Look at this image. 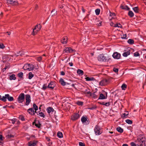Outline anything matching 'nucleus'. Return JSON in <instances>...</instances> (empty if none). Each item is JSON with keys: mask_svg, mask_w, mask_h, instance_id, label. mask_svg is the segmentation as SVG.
<instances>
[{"mask_svg": "<svg viewBox=\"0 0 146 146\" xmlns=\"http://www.w3.org/2000/svg\"><path fill=\"white\" fill-rule=\"evenodd\" d=\"M137 145L139 146H146V142L145 139L141 136H139L136 141Z\"/></svg>", "mask_w": 146, "mask_h": 146, "instance_id": "nucleus-1", "label": "nucleus"}, {"mask_svg": "<svg viewBox=\"0 0 146 146\" xmlns=\"http://www.w3.org/2000/svg\"><path fill=\"white\" fill-rule=\"evenodd\" d=\"M94 131L96 135H100L102 133V130L101 129L98 125H96L95 126L94 129Z\"/></svg>", "mask_w": 146, "mask_h": 146, "instance_id": "nucleus-2", "label": "nucleus"}, {"mask_svg": "<svg viewBox=\"0 0 146 146\" xmlns=\"http://www.w3.org/2000/svg\"><path fill=\"white\" fill-rule=\"evenodd\" d=\"M23 68L25 70H28L29 71H31L33 70L34 67L32 64H27L24 65Z\"/></svg>", "mask_w": 146, "mask_h": 146, "instance_id": "nucleus-3", "label": "nucleus"}, {"mask_svg": "<svg viewBox=\"0 0 146 146\" xmlns=\"http://www.w3.org/2000/svg\"><path fill=\"white\" fill-rule=\"evenodd\" d=\"M108 57L105 56L103 54L99 55L98 57V60L100 61L106 62L108 60Z\"/></svg>", "mask_w": 146, "mask_h": 146, "instance_id": "nucleus-4", "label": "nucleus"}, {"mask_svg": "<svg viewBox=\"0 0 146 146\" xmlns=\"http://www.w3.org/2000/svg\"><path fill=\"white\" fill-rule=\"evenodd\" d=\"M7 99L9 101H12L14 100L13 97L10 96L9 94H6L4 96L2 97V100L5 102L7 101Z\"/></svg>", "mask_w": 146, "mask_h": 146, "instance_id": "nucleus-5", "label": "nucleus"}, {"mask_svg": "<svg viewBox=\"0 0 146 146\" xmlns=\"http://www.w3.org/2000/svg\"><path fill=\"white\" fill-rule=\"evenodd\" d=\"M25 94L23 93H21L19 96L18 98L17 101L19 103H21L25 100Z\"/></svg>", "mask_w": 146, "mask_h": 146, "instance_id": "nucleus-6", "label": "nucleus"}, {"mask_svg": "<svg viewBox=\"0 0 146 146\" xmlns=\"http://www.w3.org/2000/svg\"><path fill=\"white\" fill-rule=\"evenodd\" d=\"M41 27L40 24L36 25L35 26V28L33 29L32 34L33 35H36L37 32L40 30Z\"/></svg>", "mask_w": 146, "mask_h": 146, "instance_id": "nucleus-7", "label": "nucleus"}, {"mask_svg": "<svg viewBox=\"0 0 146 146\" xmlns=\"http://www.w3.org/2000/svg\"><path fill=\"white\" fill-rule=\"evenodd\" d=\"M109 83V80L108 79H104L100 81L99 85L101 86H105L107 85Z\"/></svg>", "mask_w": 146, "mask_h": 146, "instance_id": "nucleus-8", "label": "nucleus"}, {"mask_svg": "<svg viewBox=\"0 0 146 146\" xmlns=\"http://www.w3.org/2000/svg\"><path fill=\"white\" fill-rule=\"evenodd\" d=\"M81 121L84 124L87 125L89 124V121L88 120V118L85 116H83L81 119Z\"/></svg>", "mask_w": 146, "mask_h": 146, "instance_id": "nucleus-9", "label": "nucleus"}, {"mask_svg": "<svg viewBox=\"0 0 146 146\" xmlns=\"http://www.w3.org/2000/svg\"><path fill=\"white\" fill-rule=\"evenodd\" d=\"M26 104L27 106H28L31 102V97L29 95L27 94L26 95L25 97Z\"/></svg>", "mask_w": 146, "mask_h": 146, "instance_id": "nucleus-10", "label": "nucleus"}, {"mask_svg": "<svg viewBox=\"0 0 146 146\" xmlns=\"http://www.w3.org/2000/svg\"><path fill=\"white\" fill-rule=\"evenodd\" d=\"M80 115L78 113L74 114L72 116L71 119L73 121H75L80 118Z\"/></svg>", "mask_w": 146, "mask_h": 146, "instance_id": "nucleus-11", "label": "nucleus"}, {"mask_svg": "<svg viewBox=\"0 0 146 146\" xmlns=\"http://www.w3.org/2000/svg\"><path fill=\"white\" fill-rule=\"evenodd\" d=\"M112 56L114 58L118 59L120 58L121 54L118 52H115L113 53L112 55Z\"/></svg>", "mask_w": 146, "mask_h": 146, "instance_id": "nucleus-12", "label": "nucleus"}, {"mask_svg": "<svg viewBox=\"0 0 146 146\" xmlns=\"http://www.w3.org/2000/svg\"><path fill=\"white\" fill-rule=\"evenodd\" d=\"M74 50L70 47H65L64 49L63 52L64 53H67L72 52Z\"/></svg>", "mask_w": 146, "mask_h": 146, "instance_id": "nucleus-13", "label": "nucleus"}, {"mask_svg": "<svg viewBox=\"0 0 146 146\" xmlns=\"http://www.w3.org/2000/svg\"><path fill=\"white\" fill-rule=\"evenodd\" d=\"M7 2L13 5H16L18 4V2L16 0H8Z\"/></svg>", "mask_w": 146, "mask_h": 146, "instance_id": "nucleus-14", "label": "nucleus"}, {"mask_svg": "<svg viewBox=\"0 0 146 146\" xmlns=\"http://www.w3.org/2000/svg\"><path fill=\"white\" fill-rule=\"evenodd\" d=\"M27 112L31 115H34L35 113L32 108H30L27 110Z\"/></svg>", "mask_w": 146, "mask_h": 146, "instance_id": "nucleus-15", "label": "nucleus"}, {"mask_svg": "<svg viewBox=\"0 0 146 146\" xmlns=\"http://www.w3.org/2000/svg\"><path fill=\"white\" fill-rule=\"evenodd\" d=\"M106 96H105L102 94H100L98 99L101 100L106 99L107 98V93L106 92Z\"/></svg>", "mask_w": 146, "mask_h": 146, "instance_id": "nucleus-16", "label": "nucleus"}, {"mask_svg": "<svg viewBox=\"0 0 146 146\" xmlns=\"http://www.w3.org/2000/svg\"><path fill=\"white\" fill-rule=\"evenodd\" d=\"M67 37L65 36L61 40V42L63 44H66L67 43Z\"/></svg>", "mask_w": 146, "mask_h": 146, "instance_id": "nucleus-17", "label": "nucleus"}, {"mask_svg": "<svg viewBox=\"0 0 146 146\" xmlns=\"http://www.w3.org/2000/svg\"><path fill=\"white\" fill-rule=\"evenodd\" d=\"M37 143V141H34L33 142L30 141L28 143L29 146H35Z\"/></svg>", "mask_w": 146, "mask_h": 146, "instance_id": "nucleus-18", "label": "nucleus"}, {"mask_svg": "<svg viewBox=\"0 0 146 146\" xmlns=\"http://www.w3.org/2000/svg\"><path fill=\"white\" fill-rule=\"evenodd\" d=\"M130 54V50H128L126 51H125L123 54V56H124L126 57L128 55H129Z\"/></svg>", "mask_w": 146, "mask_h": 146, "instance_id": "nucleus-19", "label": "nucleus"}, {"mask_svg": "<svg viewBox=\"0 0 146 146\" xmlns=\"http://www.w3.org/2000/svg\"><path fill=\"white\" fill-rule=\"evenodd\" d=\"M54 85L53 84V83L52 82H51L50 84L48 86V88L52 89L54 88Z\"/></svg>", "mask_w": 146, "mask_h": 146, "instance_id": "nucleus-20", "label": "nucleus"}, {"mask_svg": "<svg viewBox=\"0 0 146 146\" xmlns=\"http://www.w3.org/2000/svg\"><path fill=\"white\" fill-rule=\"evenodd\" d=\"M46 110L48 113H49L53 112L54 110L53 108L50 107H48Z\"/></svg>", "mask_w": 146, "mask_h": 146, "instance_id": "nucleus-21", "label": "nucleus"}, {"mask_svg": "<svg viewBox=\"0 0 146 146\" xmlns=\"http://www.w3.org/2000/svg\"><path fill=\"white\" fill-rule=\"evenodd\" d=\"M85 79L87 81H94L95 80V79L93 77H88L85 78Z\"/></svg>", "mask_w": 146, "mask_h": 146, "instance_id": "nucleus-22", "label": "nucleus"}, {"mask_svg": "<svg viewBox=\"0 0 146 146\" xmlns=\"http://www.w3.org/2000/svg\"><path fill=\"white\" fill-rule=\"evenodd\" d=\"M59 82L61 85L63 86H65L66 85V82H65L64 80L62 78H60Z\"/></svg>", "mask_w": 146, "mask_h": 146, "instance_id": "nucleus-23", "label": "nucleus"}, {"mask_svg": "<svg viewBox=\"0 0 146 146\" xmlns=\"http://www.w3.org/2000/svg\"><path fill=\"white\" fill-rule=\"evenodd\" d=\"M16 79V77L15 76V75L13 74L11 75L9 77V79L10 80H15Z\"/></svg>", "mask_w": 146, "mask_h": 146, "instance_id": "nucleus-24", "label": "nucleus"}, {"mask_svg": "<svg viewBox=\"0 0 146 146\" xmlns=\"http://www.w3.org/2000/svg\"><path fill=\"white\" fill-rule=\"evenodd\" d=\"M37 114L38 115L41 117H45V115L44 113H42V112H37Z\"/></svg>", "mask_w": 146, "mask_h": 146, "instance_id": "nucleus-25", "label": "nucleus"}, {"mask_svg": "<svg viewBox=\"0 0 146 146\" xmlns=\"http://www.w3.org/2000/svg\"><path fill=\"white\" fill-rule=\"evenodd\" d=\"M116 130L119 132L122 133L123 131V130L121 127H119L116 128Z\"/></svg>", "mask_w": 146, "mask_h": 146, "instance_id": "nucleus-26", "label": "nucleus"}, {"mask_svg": "<svg viewBox=\"0 0 146 146\" xmlns=\"http://www.w3.org/2000/svg\"><path fill=\"white\" fill-rule=\"evenodd\" d=\"M121 8L123 9H125L126 10H129V8L127 7V6H121Z\"/></svg>", "mask_w": 146, "mask_h": 146, "instance_id": "nucleus-27", "label": "nucleus"}, {"mask_svg": "<svg viewBox=\"0 0 146 146\" xmlns=\"http://www.w3.org/2000/svg\"><path fill=\"white\" fill-rule=\"evenodd\" d=\"M77 73L79 75H82L83 74V71L80 69H78L77 70Z\"/></svg>", "mask_w": 146, "mask_h": 146, "instance_id": "nucleus-28", "label": "nucleus"}, {"mask_svg": "<svg viewBox=\"0 0 146 146\" xmlns=\"http://www.w3.org/2000/svg\"><path fill=\"white\" fill-rule=\"evenodd\" d=\"M57 11L55 10V9H54L51 12V15L52 16H53L56 14Z\"/></svg>", "mask_w": 146, "mask_h": 146, "instance_id": "nucleus-29", "label": "nucleus"}, {"mask_svg": "<svg viewBox=\"0 0 146 146\" xmlns=\"http://www.w3.org/2000/svg\"><path fill=\"white\" fill-rule=\"evenodd\" d=\"M58 137L59 138H62L63 137V135L62 132L59 131L57 134Z\"/></svg>", "mask_w": 146, "mask_h": 146, "instance_id": "nucleus-30", "label": "nucleus"}, {"mask_svg": "<svg viewBox=\"0 0 146 146\" xmlns=\"http://www.w3.org/2000/svg\"><path fill=\"white\" fill-rule=\"evenodd\" d=\"M33 108L35 110V113H36V111L37 110H38V106L35 104H33Z\"/></svg>", "mask_w": 146, "mask_h": 146, "instance_id": "nucleus-31", "label": "nucleus"}, {"mask_svg": "<svg viewBox=\"0 0 146 146\" xmlns=\"http://www.w3.org/2000/svg\"><path fill=\"white\" fill-rule=\"evenodd\" d=\"M23 72H20L17 75L19 77L22 78V79H23Z\"/></svg>", "mask_w": 146, "mask_h": 146, "instance_id": "nucleus-32", "label": "nucleus"}, {"mask_svg": "<svg viewBox=\"0 0 146 146\" xmlns=\"http://www.w3.org/2000/svg\"><path fill=\"white\" fill-rule=\"evenodd\" d=\"M90 96L92 97L94 99L96 98L97 96V95L96 94L95 92H94L93 94L91 93Z\"/></svg>", "mask_w": 146, "mask_h": 146, "instance_id": "nucleus-33", "label": "nucleus"}, {"mask_svg": "<svg viewBox=\"0 0 146 146\" xmlns=\"http://www.w3.org/2000/svg\"><path fill=\"white\" fill-rule=\"evenodd\" d=\"M128 15L131 17H132L134 16V14L132 11H129L128 13Z\"/></svg>", "mask_w": 146, "mask_h": 146, "instance_id": "nucleus-34", "label": "nucleus"}, {"mask_svg": "<svg viewBox=\"0 0 146 146\" xmlns=\"http://www.w3.org/2000/svg\"><path fill=\"white\" fill-rule=\"evenodd\" d=\"M34 76V75L32 73L30 72L29 74V79H31Z\"/></svg>", "mask_w": 146, "mask_h": 146, "instance_id": "nucleus-35", "label": "nucleus"}, {"mask_svg": "<svg viewBox=\"0 0 146 146\" xmlns=\"http://www.w3.org/2000/svg\"><path fill=\"white\" fill-rule=\"evenodd\" d=\"M133 9L134 11L136 13H137L139 12V9L138 7H135L133 8Z\"/></svg>", "mask_w": 146, "mask_h": 146, "instance_id": "nucleus-36", "label": "nucleus"}, {"mask_svg": "<svg viewBox=\"0 0 146 146\" xmlns=\"http://www.w3.org/2000/svg\"><path fill=\"white\" fill-rule=\"evenodd\" d=\"M127 42L129 44H133V43L134 41V40L132 39H129L127 41Z\"/></svg>", "mask_w": 146, "mask_h": 146, "instance_id": "nucleus-37", "label": "nucleus"}, {"mask_svg": "<svg viewBox=\"0 0 146 146\" xmlns=\"http://www.w3.org/2000/svg\"><path fill=\"white\" fill-rule=\"evenodd\" d=\"M95 12L96 14L97 15H98L100 13V10L99 9H97L95 10Z\"/></svg>", "mask_w": 146, "mask_h": 146, "instance_id": "nucleus-38", "label": "nucleus"}, {"mask_svg": "<svg viewBox=\"0 0 146 146\" xmlns=\"http://www.w3.org/2000/svg\"><path fill=\"white\" fill-rule=\"evenodd\" d=\"M16 121V119L15 118H13L12 119L10 120V122L12 123L13 124H14L15 122Z\"/></svg>", "mask_w": 146, "mask_h": 146, "instance_id": "nucleus-39", "label": "nucleus"}, {"mask_svg": "<svg viewBox=\"0 0 146 146\" xmlns=\"http://www.w3.org/2000/svg\"><path fill=\"white\" fill-rule=\"evenodd\" d=\"M47 88H48V86H47V84H44L43 85L42 89L44 90Z\"/></svg>", "mask_w": 146, "mask_h": 146, "instance_id": "nucleus-40", "label": "nucleus"}, {"mask_svg": "<svg viewBox=\"0 0 146 146\" xmlns=\"http://www.w3.org/2000/svg\"><path fill=\"white\" fill-rule=\"evenodd\" d=\"M125 122L128 124H131L132 123V121L130 119H127L125 120Z\"/></svg>", "mask_w": 146, "mask_h": 146, "instance_id": "nucleus-41", "label": "nucleus"}, {"mask_svg": "<svg viewBox=\"0 0 146 146\" xmlns=\"http://www.w3.org/2000/svg\"><path fill=\"white\" fill-rule=\"evenodd\" d=\"M126 87L127 85L125 84H123L121 86V88H122V90H125Z\"/></svg>", "mask_w": 146, "mask_h": 146, "instance_id": "nucleus-42", "label": "nucleus"}, {"mask_svg": "<svg viewBox=\"0 0 146 146\" xmlns=\"http://www.w3.org/2000/svg\"><path fill=\"white\" fill-rule=\"evenodd\" d=\"M76 103L80 106H82L83 104V102L80 101H78Z\"/></svg>", "mask_w": 146, "mask_h": 146, "instance_id": "nucleus-43", "label": "nucleus"}, {"mask_svg": "<svg viewBox=\"0 0 146 146\" xmlns=\"http://www.w3.org/2000/svg\"><path fill=\"white\" fill-rule=\"evenodd\" d=\"M114 27H121V25L120 24L117 23L115 24Z\"/></svg>", "mask_w": 146, "mask_h": 146, "instance_id": "nucleus-44", "label": "nucleus"}, {"mask_svg": "<svg viewBox=\"0 0 146 146\" xmlns=\"http://www.w3.org/2000/svg\"><path fill=\"white\" fill-rule=\"evenodd\" d=\"M139 55L140 54L138 52H136L134 53V56L135 57L139 56Z\"/></svg>", "mask_w": 146, "mask_h": 146, "instance_id": "nucleus-45", "label": "nucleus"}, {"mask_svg": "<svg viewBox=\"0 0 146 146\" xmlns=\"http://www.w3.org/2000/svg\"><path fill=\"white\" fill-rule=\"evenodd\" d=\"M5 48V46L2 43H0V48L3 49Z\"/></svg>", "mask_w": 146, "mask_h": 146, "instance_id": "nucleus-46", "label": "nucleus"}, {"mask_svg": "<svg viewBox=\"0 0 146 146\" xmlns=\"http://www.w3.org/2000/svg\"><path fill=\"white\" fill-rule=\"evenodd\" d=\"M128 115V113L127 112H126V113H123L122 114V117H125L126 116H127Z\"/></svg>", "mask_w": 146, "mask_h": 146, "instance_id": "nucleus-47", "label": "nucleus"}, {"mask_svg": "<svg viewBox=\"0 0 146 146\" xmlns=\"http://www.w3.org/2000/svg\"><path fill=\"white\" fill-rule=\"evenodd\" d=\"M79 146H85L84 143L81 142H79Z\"/></svg>", "mask_w": 146, "mask_h": 146, "instance_id": "nucleus-48", "label": "nucleus"}, {"mask_svg": "<svg viewBox=\"0 0 146 146\" xmlns=\"http://www.w3.org/2000/svg\"><path fill=\"white\" fill-rule=\"evenodd\" d=\"M25 52H24L23 51H22L20 52V56H22L23 55H25Z\"/></svg>", "mask_w": 146, "mask_h": 146, "instance_id": "nucleus-49", "label": "nucleus"}, {"mask_svg": "<svg viewBox=\"0 0 146 146\" xmlns=\"http://www.w3.org/2000/svg\"><path fill=\"white\" fill-rule=\"evenodd\" d=\"M85 92L88 94L90 95L91 92L90 91H88L87 90H86Z\"/></svg>", "mask_w": 146, "mask_h": 146, "instance_id": "nucleus-50", "label": "nucleus"}, {"mask_svg": "<svg viewBox=\"0 0 146 146\" xmlns=\"http://www.w3.org/2000/svg\"><path fill=\"white\" fill-rule=\"evenodd\" d=\"M113 71L117 73L118 71V69L117 68H114L113 69Z\"/></svg>", "mask_w": 146, "mask_h": 146, "instance_id": "nucleus-51", "label": "nucleus"}, {"mask_svg": "<svg viewBox=\"0 0 146 146\" xmlns=\"http://www.w3.org/2000/svg\"><path fill=\"white\" fill-rule=\"evenodd\" d=\"M130 144L131 146H136L137 144H136L134 142H132Z\"/></svg>", "mask_w": 146, "mask_h": 146, "instance_id": "nucleus-52", "label": "nucleus"}, {"mask_svg": "<svg viewBox=\"0 0 146 146\" xmlns=\"http://www.w3.org/2000/svg\"><path fill=\"white\" fill-rule=\"evenodd\" d=\"M35 126H36V127H38V128H40V125L39 123V124H37V123H35Z\"/></svg>", "mask_w": 146, "mask_h": 146, "instance_id": "nucleus-53", "label": "nucleus"}, {"mask_svg": "<svg viewBox=\"0 0 146 146\" xmlns=\"http://www.w3.org/2000/svg\"><path fill=\"white\" fill-rule=\"evenodd\" d=\"M42 60V57L39 56L37 58V60L38 61L40 62Z\"/></svg>", "mask_w": 146, "mask_h": 146, "instance_id": "nucleus-54", "label": "nucleus"}, {"mask_svg": "<svg viewBox=\"0 0 146 146\" xmlns=\"http://www.w3.org/2000/svg\"><path fill=\"white\" fill-rule=\"evenodd\" d=\"M127 36L126 34L123 35V36L122 37V38L123 39H126Z\"/></svg>", "mask_w": 146, "mask_h": 146, "instance_id": "nucleus-55", "label": "nucleus"}, {"mask_svg": "<svg viewBox=\"0 0 146 146\" xmlns=\"http://www.w3.org/2000/svg\"><path fill=\"white\" fill-rule=\"evenodd\" d=\"M98 26H100L102 25V22L101 21H99V23L96 24Z\"/></svg>", "mask_w": 146, "mask_h": 146, "instance_id": "nucleus-56", "label": "nucleus"}, {"mask_svg": "<svg viewBox=\"0 0 146 146\" xmlns=\"http://www.w3.org/2000/svg\"><path fill=\"white\" fill-rule=\"evenodd\" d=\"M3 137L1 135H0V143H2L1 141L3 140Z\"/></svg>", "mask_w": 146, "mask_h": 146, "instance_id": "nucleus-57", "label": "nucleus"}, {"mask_svg": "<svg viewBox=\"0 0 146 146\" xmlns=\"http://www.w3.org/2000/svg\"><path fill=\"white\" fill-rule=\"evenodd\" d=\"M104 105L106 106H108L110 105V103L109 102L106 103H105Z\"/></svg>", "mask_w": 146, "mask_h": 146, "instance_id": "nucleus-58", "label": "nucleus"}, {"mask_svg": "<svg viewBox=\"0 0 146 146\" xmlns=\"http://www.w3.org/2000/svg\"><path fill=\"white\" fill-rule=\"evenodd\" d=\"M115 14L114 13H110V16H115Z\"/></svg>", "mask_w": 146, "mask_h": 146, "instance_id": "nucleus-59", "label": "nucleus"}, {"mask_svg": "<svg viewBox=\"0 0 146 146\" xmlns=\"http://www.w3.org/2000/svg\"><path fill=\"white\" fill-rule=\"evenodd\" d=\"M68 64L69 65L71 66H72L73 65V64L72 62H69Z\"/></svg>", "mask_w": 146, "mask_h": 146, "instance_id": "nucleus-60", "label": "nucleus"}, {"mask_svg": "<svg viewBox=\"0 0 146 146\" xmlns=\"http://www.w3.org/2000/svg\"><path fill=\"white\" fill-rule=\"evenodd\" d=\"M20 52H17V54H16V56H20Z\"/></svg>", "mask_w": 146, "mask_h": 146, "instance_id": "nucleus-61", "label": "nucleus"}, {"mask_svg": "<svg viewBox=\"0 0 146 146\" xmlns=\"http://www.w3.org/2000/svg\"><path fill=\"white\" fill-rule=\"evenodd\" d=\"M61 74L62 75H65V73L64 72L62 71L61 72Z\"/></svg>", "mask_w": 146, "mask_h": 146, "instance_id": "nucleus-62", "label": "nucleus"}, {"mask_svg": "<svg viewBox=\"0 0 146 146\" xmlns=\"http://www.w3.org/2000/svg\"><path fill=\"white\" fill-rule=\"evenodd\" d=\"M4 58H5V57H4V55L3 56L2 58L3 60H2V61L3 62H4Z\"/></svg>", "mask_w": 146, "mask_h": 146, "instance_id": "nucleus-63", "label": "nucleus"}, {"mask_svg": "<svg viewBox=\"0 0 146 146\" xmlns=\"http://www.w3.org/2000/svg\"><path fill=\"white\" fill-rule=\"evenodd\" d=\"M122 146H128V145L127 144H124Z\"/></svg>", "mask_w": 146, "mask_h": 146, "instance_id": "nucleus-64", "label": "nucleus"}]
</instances>
